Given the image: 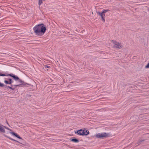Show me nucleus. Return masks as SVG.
Returning <instances> with one entry per match:
<instances>
[{"label": "nucleus", "mask_w": 149, "mask_h": 149, "mask_svg": "<svg viewBox=\"0 0 149 149\" xmlns=\"http://www.w3.org/2000/svg\"><path fill=\"white\" fill-rule=\"evenodd\" d=\"M110 136L111 134L110 133L104 132L97 133L95 135V136L98 138H103L109 137Z\"/></svg>", "instance_id": "f03ea898"}, {"label": "nucleus", "mask_w": 149, "mask_h": 149, "mask_svg": "<svg viewBox=\"0 0 149 149\" xmlns=\"http://www.w3.org/2000/svg\"><path fill=\"white\" fill-rule=\"evenodd\" d=\"M4 83L6 84H11L13 82L12 79L10 78H6L4 81Z\"/></svg>", "instance_id": "423d86ee"}, {"label": "nucleus", "mask_w": 149, "mask_h": 149, "mask_svg": "<svg viewBox=\"0 0 149 149\" xmlns=\"http://www.w3.org/2000/svg\"><path fill=\"white\" fill-rule=\"evenodd\" d=\"M10 134H12L15 136L16 137H17L19 139H22V138L19 135H17V133H15L14 132H10Z\"/></svg>", "instance_id": "9d476101"}, {"label": "nucleus", "mask_w": 149, "mask_h": 149, "mask_svg": "<svg viewBox=\"0 0 149 149\" xmlns=\"http://www.w3.org/2000/svg\"><path fill=\"white\" fill-rule=\"evenodd\" d=\"M18 80V82L20 84H19V85H22L23 86H26V85L28 84L27 83L24 82L21 79H19V80Z\"/></svg>", "instance_id": "6e6552de"}, {"label": "nucleus", "mask_w": 149, "mask_h": 149, "mask_svg": "<svg viewBox=\"0 0 149 149\" xmlns=\"http://www.w3.org/2000/svg\"><path fill=\"white\" fill-rule=\"evenodd\" d=\"M7 76H9L10 77H13V79L15 80V81H17L18 80H19V77L15 75L14 74H8V75H7Z\"/></svg>", "instance_id": "0eeeda50"}, {"label": "nucleus", "mask_w": 149, "mask_h": 149, "mask_svg": "<svg viewBox=\"0 0 149 149\" xmlns=\"http://www.w3.org/2000/svg\"><path fill=\"white\" fill-rule=\"evenodd\" d=\"M42 3V0H39V5H40Z\"/></svg>", "instance_id": "2eb2a0df"}, {"label": "nucleus", "mask_w": 149, "mask_h": 149, "mask_svg": "<svg viewBox=\"0 0 149 149\" xmlns=\"http://www.w3.org/2000/svg\"><path fill=\"white\" fill-rule=\"evenodd\" d=\"M0 76H5L6 75L0 73Z\"/></svg>", "instance_id": "a211bd4d"}, {"label": "nucleus", "mask_w": 149, "mask_h": 149, "mask_svg": "<svg viewBox=\"0 0 149 149\" xmlns=\"http://www.w3.org/2000/svg\"><path fill=\"white\" fill-rule=\"evenodd\" d=\"M9 130L10 131H11V130L10 129H9V130Z\"/></svg>", "instance_id": "4be33fe9"}, {"label": "nucleus", "mask_w": 149, "mask_h": 149, "mask_svg": "<svg viewBox=\"0 0 149 149\" xmlns=\"http://www.w3.org/2000/svg\"><path fill=\"white\" fill-rule=\"evenodd\" d=\"M145 68H149V63L145 66Z\"/></svg>", "instance_id": "dca6fc26"}, {"label": "nucleus", "mask_w": 149, "mask_h": 149, "mask_svg": "<svg viewBox=\"0 0 149 149\" xmlns=\"http://www.w3.org/2000/svg\"><path fill=\"white\" fill-rule=\"evenodd\" d=\"M109 10L108 9L104 10H103V11L102 12L103 13L105 14L107 12L109 11Z\"/></svg>", "instance_id": "ddd939ff"}, {"label": "nucleus", "mask_w": 149, "mask_h": 149, "mask_svg": "<svg viewBox=\"0 0 149 149\" xmlns=\"http://www.w3.org/2000/svg\"><path fill=\"white\" fill-rule=\"evenodd\" d=\"M45 67L47 68H50V66H49L46 65Z\"/></svg>", "instance_id": "6ab92c4d"}, {"label": "nucleus", "mask_w": 149, "mask_h": 149, "mask_svg": "<svg viewBox=\"0 0 149 149\" xmlns=\"http://www.w3.org/2000/svg\"><path fill=\"white\" fill-rule=\"evenodd\" d=\"M4 136H6L9 139H10L12 141H15V142H18L16 140L12 139V138H11L10 137H8V136H6V135H4Z\"/></svg>", "instance_id": "f8f14e48"}, {"label": "nucleus", "mask_w": 149, "mask_h": 149, "mask_svg": "<svg viewBox=\"0 0 149 149\" xmlns=\"http://www.w3.org/2000/svg\"><path fill=\"white\" fill-rule=\"evenodd\" d=\"M97 13L100 16L102 20L105 22V20L104 19V16H105V14L103 13H100L99 12H97Z\"/></svg>", "instance_id": "1a4fd4ad"}, {"label": "nucleus", "mask_w": 149, "mask_h": 149, "mask_svg": "<svg viewBox=\"0 0 149 149\" xmlns=\"http://www.w3.org/2000/svg\"><path fill=\"white\" fill-rule=\"evenodd\" d=\"M19 86V85H13V86H15V87L18 86Z\"/></svg>", "instance_id": "412c9836"}, {"label": "nucleus", "mask_w": 149, "mask_h": 149, "mask_svg": "<svg viewBox=\"0 0 149 149\" xmlns=\"http://www.w3.org/2000/svg\"><path fill=\"white\" fill-rule=\"evenodd\" d=\"M71 141L75 143L78 142L79 141V140L77 139H72Z\"/></svg>", "instance_id": "9b49d317"}, {"label": "nucleus", "mask_w": 149, "mask_h": 149, "mask_svg": "<svg viewBox=\"0 0 149 149\" xmlns=\"http://www.w3.org/2000/svg\"><path fill=\"white\" fill-rule=\"evenodd\" d=\"M9 130L10 131H11V130L10 129H9V130Z\"/></svg>", "instance_id": "5701e85b"}, {"label": "nucleus", "mask_w": 149, "mask_h": 149, "mask_svg": "<svg viewBox=\"0 0 149 149\" xmlns=\"http://www.w3.org/2000/svg\"><path fill=\"white\" fill-rule=\"evenodd\" d=\"M111 42L113 45L114 48L118 49L122 48V46L120 42L113 40H112Z\"/></svg>", "instance_id": "20e7f679"}, {"label": "nucleus", "mask_w": 149, "mask_h": 149, "mask_svg": "<svg viewBox=\"0 0 149 149\" xmlns=\"http://www.w3.org/2000/svg\"><path fill=\"white\" fill-rule=\"evenodd\" d=\"M4 86V85L1 82H0V87H3Z\"/></svg>", "instance_id": "f3484780"}, {"label": "nucleus", "mask_w": 149, "mask_h": 149, "mask_svg": "<svg viewBox=\"0 0 149 149\" xmlns=\"http://www.w3.org/2000/svg\"><path fill=\"white\" fill-rule=\"evenodd\" d=\"M33 29L36 35L42 36L45 32L46 28L44 26V24H41L35 26L33 28Z\"/></svg>", "instance_id": "f257e3e1"}, {"label": "nucleus", "mask_w": 149, "mask_h": 149, "mask_svg": "<svg viewBox=\"0 0 149 149\" xmlns=\"http://www.w3.org/2000/svg\"><path fill=\"white\" fill-rule=\"evenodd\" d=\"M78 134L81 135H86L89 134V132L86 130L81 129L77 131Z\"/></svg>", "instance_id": "7ed1b4c3"}, {"label": "nucleus", "mask_w": 149, "mask_h": 149, "mask_svg": "<svg viewBox=\"0 0 149 149\" xmlns=\"http://www.w3.org/2000/svg\"><path fill=\"white\" fill-rule=\"evenodd\" d=\"M7 124L8 125V123L7 122Z\"/></svg>", "instance_id": "b1692460"}, {"label": "nucleus", "mask_w": 149, "mask_h": 149, "mask_svg": "<svg viewBox=\"0 0 149 149\" xmlns=\"http://www.w3.org/2000/svg\"><path fill=\"white\" fill-rule=\"evenodd\" d=\"M5 128L8 130H9V128L0 124V132L1 133H5L6 131Z\"/></svg>", "instance_id": "39448f33"}, {"label": "nucleus", "mask_w": 149, "mask_h": 149, "mask_svg": "<svg viewBox=\"0 0 149 149\" xmlns=\"http://www.w3.org/2000/svg\"><path fill=\"white\" fill-rule=\"evenodd\" d=\"M10 89L13 90H15V88H12V87H11V88H10Z\"/></svg>", "instance_id": "aec40b11"}, {"label": "nucleus", "mask_w": 149, "mask_h": 149, "mask_svg": "<svg viewBox=\"0 0 149 149\" xmlns=\"http://www.w3.org/2000/svg\"><path fill=\"white\" fill-rule=\"evenodd\" d=\"M5 88H6V89L8 90V88L10 89L11 87L8 86L6 85H4Z\"/></svg>", "instance_id": "4468645a"}]
</instances>
